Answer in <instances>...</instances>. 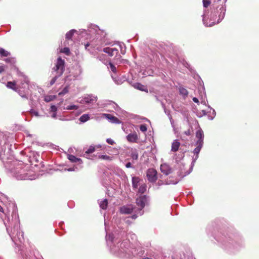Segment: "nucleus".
Returning <instances> with one entry per match:
<instances>
[{"instance_id":"nucleus-1","label":"nucleus","mask_w":259,"mask_h":259,"mask_svg":"<svg viewBox=\"0 0 259 259\" xmlns=\"http://www.w3.org/2000/svg\"><path fill=\"white\" fill-rule=\"evenodd\" d=\"M124 234V232H121L118 237L114 238L112 235L106 236L107 242L110 240L113 243V245H111V252L121 257H125L130 252V242L123 238Z\"/></svg>"},{"instance_id":"nucleus-2","label":"nucleus","mask_w":259,"mask_h":259,"mask_svg":"<svg viewBox=\"0 0 259 259\" xmlns=\"http://www.w3.org/2000/svg\"><path fill=\"white\" fill-rule=\"evenodd\" d=\"M196 137L197 139L195 143L197 147L193 151V153L195 156L193 158V161L192 162V165H193L198 159L199 153L200 152L203 145L204 134L203 131L201 128L197 131L196 133Z\"/></svg>"},{"instance_id":"nucleus-3","label":"nucleus","mask_w":259,"mask_h":259,"mask_svg":"<svg viewBox=\"0 0 259 259\" xmlns=\"http://www.w3.org/2000/svg\"><path fill=\"white\" fill-rule=\"evenodd\" d=\"M8 146L7 153H9L10 155H13L14 152L12 149V145H9L7 143V139L4 134L0 132V146L1 150L4 151V153L6 152V146Z\"/></svg>"},{"instance_id":"nucleus-4","label":"nucleus","mask_w":259,"mask_h":259,"mask_svg":"<svg viewBox=\"0 0 259 259\" xmlns=\"http://www.w3.org/2000/svg\"><path fill=\"white\" fill-rule=\"evenodd\" d=\"M97 100V97L93 95H87L81 99L79 102L81 104L85 103L89 105H94L96 103Z\"/></svg>"},{"instance_id":"nucleus-5","label":"nucleus","mask_w":259,"mask_h":259,"mask_svg":"<svg viewBox=\"0 0 259 259\" xmlns=\"http://www.w3.org/2000/svg\"><path fill=\"white\" fill-rule=\"evenodd\" d=\"M64 61L60 57L57 59V61L55 67L53 68L55 71H57L58 73V76L61 75L64 70Z\"/></svg>"},{"instance_id":"nucleus-6","label":"nucleus","mask_w":259,"mask_h":259,"mask_svg":"<svg viewBox=\"0 0 259 259\" xmlns=\"http://www.w3.org/2000/svg\"><path fill=\"white\" fill-rule=\"evenodd\" d=\"M147 177L150 182H155L157 179V171L154 168H149L147 171Z\"/></svg>"},{"instance_id":"nucleus-7","label":"nucleus","mask_w":259,"mask_h":259,"mask_svg":"<svg viewBox=\"0 0 259 259\" xmlns=\"http://www.w3.org/2000/svg\"><path fill=\"white\" fill-rule=\"evenodd\" d=\"M147 197L145 195L140 196L136 199V203L138 206L140 207V209H142L145 206L147 202Z\"/></svg>"},{"instance_id":"nucleus-8","label":"nucleus","mask_w":259,"mask_h":259,"mask_svg":"<svg viewBox=\"0 0 259 259\" xmlns=\"http://www.w3.org/2000/svg\"><path fill=\"white\" fill-rule=\"evenodd\" d=\"M50 117L54 119H59L62 121H67L71 119L69 117V114H50Z\"/></svg>"},{"instance_id":"nucleus-9","label":"nucleus","mask_w":259,"mask_h":259,"mask_svg":"<svg viewBox=\"0 0 259 259\" xmlns=\"http://www.w3.org/2000/svg\"><path fill=\"white\" fill-rule=\"evenodd\" d=\"M103 118H105L108 119V121L112 123H120L121 121L118 119L117 117L113 116V114H103Z\"/></svg>"},{"instance_id":"nucleus-10","label":"nucleus","mask_w":259,"mask_h":259,"mask_svg":"<svg viewBox=\"0 0 259 259\" xmlns=\"http://www.w3.org/2000/svg\"><path fill=\"white\" fill-rule=\"evenodd\" d=\"M127 140L131 143H137L138 140V136L136 132L130 133L126 136Z\"/></svg>"},{"instance_id":"nucleus-11","label":"nucleus","mask_w":259,"mask_h":259,"mask_svg":"<svg viewBox=\"0 0 259 259\" xmlns=\"http://www.w3.org/2000/svg\"><path fill=\"white\" fill-rule=\"evenodd\" d=\"M160 170L161 172L165 175H168L171 172V169L170 166L165 163L161 165Z\"/></svg>"},{"instance_id":"nucleus-12","label":"nucleus","mask_w":259,"mask_h":259,"mask_svg":"<svg viewBox=\"0 0 259 259\" xmlns=\"http://www.w3.org/2000/svg\"><path fill=\"white\" fill-rule=\"evenodd\" d=\"M132 206H124L120 208V212L122 214H130L133 211Z\"/></svg>"},{"instance_id":"nucleus-13","label":"nucleus","mask_w":259,"mask_h":259,"mask_svg":"<svg viewBox=\"0 0 259 259\" xmlns=\"http://www.w3.org/2000/svg\"><path fill=\"white\" fill-rule=\"evenodd\" d=\"M180 146V143L178 140H175L173 141L171 144V151L173 152H176L179 150Z\"/></svg>"},{"instance_id":"nucleus-14","label":"nucleus","mask_w":259,"mask_h":259,"mask_svg":"<svg viewBox=\"0 0 259 259\" xmlns=\"http://www.w3.org/2000/svg\"><path fill=\"white\" fill-rule=\"evenodd\" d=\"M141 180L139 177H132V186L134 189H137Z\"/></svg>"},{"instance_id":"nucleus-15","label":"nucleus","mask_w":259,"mask_h":259,"mask_svg":"<svg viewBox=\"0 0 259 259\" xmlns=\"http://www.w3.org/2000/svg\"><path fill=\"white\" fill-rule=\"evenodd\" d=\"M68 159L72 162H79L80 163H82V160L80 158H78L76 157L75 156L73 155H68Z\"/></svg>"},{"instance_id":"nucleus-16","label":"nucleus","mask_w":259,"mask_h":259,"mask_svg":"<svg viewBox=\"0 0 259 259\" xmlns=\"http://www.w3.org/2000/svg\"><path fill=\"white\" fill-rule=\"evenodd\" d=\"M100 207L103 209H106L108 205V201L107 199L102 200L99 203Z\"/></svg>"},{"instance_id":"nucleus-17","label":"nucleus","mask_w":259,"mask_h":259,"mask_svg":"<svg viewBox=\"0 0 259 259\" xmlns=\"http://www.w3.org/2000/svg\"><path fill=\"white\" fill-rule=\"evenodd\" d=\"M179 92H180V94L181 95H182V96H183V97L184 98H185L186 97H187L188 96V91L184 88L183 87H180L179 88Z\"/></svg>"},{"instance_id":"nucleus-18","label":"nucleus","mask_w":259,"mask_h":259,"mask_svg":"<svg viewBox=\"0 0 259 259\" xmlns=\"http://www.w3.org/2000/svg\"><path fill=\"white\" fill-rule=\"evenodd\" d=\"M76 31L74 29H72L68 31L66 34V38L68 40L71 39L72 36L73 35L75 32Z\"/></svg>"},{"instance_id":"nucleus-19","label":"nucleus","mask_w":259,"mask_h":259,"mask_svg":"<svg viewBox=\"0 0 259 259\" xmlns=\"http://www.w3.org/2000/svg\"><path fill=\"white\" fill-rule=\"evenodd\" d=\"M135 87L140 91H146L147 92H148L147 89L144 87V85L140 83H136Z\"/></svg>"},{"instance_id":"nucleus-20","label":"nucleus","mask_w":259,"mask_h":259,"mask_svg":"<svg viewBox=\"0 0 259 259\" xmlns=\"http://www.w3.org/2000/svg\"><path fill=\"white\" fill-rule=\"evenodd\" d=\"M56 98V96L54 95H47L45 96L44 100L46 102H49L54 100Z\"/></svg>"},{"instance_id":"nucleus-21","label":"nucleus","mask_w":259,"mask_h":259,"mask_svg":"<svg viewBox=\"0 0 259 259\" xmlns=\"http://www.w3.org/2000/svg\"><path fill=\"white\" fill-rule=\"evenodd\" d=\"M89 115V114H83L79 119L80 122L83 123L88 121L90 118Z\"/></svg>"},{"instance_id":"nucleus-22","label":"nucleus","mask_w":259,"mask_h":259,"mask_svg":"<svg viewBox=\"0 0 259 259\" xmlns=\"http://www.w3.org/2000/svg\"><path fill=\"white\" fill-rule=\"evenodd\" d=\"M147 186L146 184H144L141 185L139 189H138V192L141 194H143L146 191Z\"/></svg>"},{"instance_id":"nucleus-23","label":"nucleus","mask_w":259,"mask_h":259,"mask_svg":"<svg viewBox=\"0 0 259 259\" xmlns=\"http://www.w3.org/2000/svg\"><path fill=\"white\" fill-rule=\"evenodd\" d=\"M103 52L109 54L110 56H113V53L111 48L106 47L103 49Z\"/></svg>"},{"instance_id":"nucleus-24","label":"nucleus","mask_w":259,"mask_h":259,"mask_svg":"<svg viewBox=\"0 0 259 259\" xmlns=\"http://www.w3.org/2000/svg\"><path fill=\"white\" fill-rule=\"evenodd\" d=\"M7 87L9 88L12 89L14 90H16V84L15 82L9 81L7 83Z\"/></svg>"},{"instance_id":"nucleus-25","label":"nucleus","mask_w":259,"mask_h":259,"mask_svg":"<svg viewBox=\"0 0 259 259\" xmlns=\"http://www.w3.org/2000/svg\"><path fill=\"white\" fill-rule=\"evenodd\" d=\"M131 157L134 160H137L138 159V154L136 150H134L132 152Z\"/></svg>"},{"instance_id":"nucleus-26","label":"nucleus","mask_w":259,"mask_h":259,"mask_svg":"<svg viewBox=\"0 0 259 259\" xmlns=\"http://www.w3.org/2000/svg\"><path fill=\"white\" fill-rule=\"evenodd\" d=\"M7 231L8 233H9L10 236L11 237L12 241L15 243V236L14 235V233H12V231H10V229L8 228H7Z\"/></svg>"},{"instance_id":"nucleus-27","label":"nucleus","mask_w":259,"mask_h":259,"mask_svg":"<svg viewBox=\"0 0 259 259\" xmlns=\"http://www.w3.org/2000/svg\"><path fill=\"white\" fill-rule=\"evenodd\" d=\"M193 132V128L190 126V127L186 131L184 132V134L187 136H190Z\"/></svg>"},{"instance_id":"nucleus-28","label":"nucleus","mask_w":259,"mask_h":259,"mask_svg":"<svg viewBox=\"0 0 259 259\" xmlns=\"http://www.w3.org/2000/svg\"><path fill=\"white\" fill-rule=\"evenodd\" d=\"M10 53L5 50L4 49H0V55L2 56H4V57H7L9 55Z\"/></svg>"},{"instance_id":"nucleus-29","label":"nucleus","mask_w":259,"mask_h":259,"mask_svg":"<svg viewBox=\"0 0 259 259\" xmlns=\"http://www.w3.org/2000/svg\"><path fill=\"white\" fill-rule=\"evenodd\" d=\"M69 91V88L68 87H65L63 90L60 92L58 94L59 96H63L67 93Z\"/></svg>"},{"instance_id":"nucleus-30","label":"nucleus","mask_w":259,"mask_h":259,"mask_svg":"<svg viewBox=\"0 0 259 259\" xmlns=\"http://www.w3.org/2000/svg\"><path fill=\"white\" fill-rule=\"evenodd\" d=\"M61 52L67 55H69L70 54L69 49L67 47H65L63 49H62Z\"/></svg>"},{"instance_id":"nucleus-31","label":"nucleus","mask_w":259,"mask_h":259,"mask_svg":"<svg viewBox=\"0 0 259 259\" xmlns=\"http://www.w3.org/2000/svg\"><path fill=\"white\" fill-rule=\"evenodd\" d=\"M169 119L170 120L171 126L173 127L174 131L175 133H176L177 132H176V128H175V124H174V120L172 119V117L170 114H169Z\"/></svg>"},{"instance_id":"nucleus-32","label":"nucleus","mask_w":259,"mask_h":259,"mask_svg":"<svg viewBox=\"0 0 259 259\" xmlns=\"http://www.w3.org/2000/svg\"><path fill=\"white\" fill-rule=\"evenodd\" d=\"M78 107L76 105H69L67 106L66 107V109L67 110H76L77 109Z\"/></svg>"},{"instance_id":"nucleus-33","label":"nucleus","mask_w":259,"mask_h":259,"mask_svg":"<svg viewBox=\"0 0 259 259\" xmlns=\"http://www.w3.org/2000/svg\"><path fill=\"white\" fill-rule=\"evenodd\" d=\"M140 130L141 132H143V133H145L147 131V126L146 124H141L140 126Z\"/></svg>"},{"instance_id":"nucleus-34","label":"nucleus","mask_w":259,"mask_h":259,"mask_svg":"<svg viewBox=\"0 0 259 259\" xmlns=\"http://www.w3.org/2000/svg\"><path fill=\"white\" fill-rule=\"evenodd\" d=\"M95 147L94 146H91L86 151V154L92 153L95 151Z\"/></svg>"},{"instance_id":"nucleus-35","label":"nucleus","mask_w":259,"mask_h":259,"mask_svg":"<svg viewBox=\"0 0 259 259\" xmlns=\"http://www.w3.org/2000/svg\"><path fill=\"white\" fill-rule=\"evenodd\" d=\"M109 65L110 66L111 70L114 73H116V68L113 64L111 62H109Z\"/></svg>"},{"instance_id":"nucleus-36","label":"nucleus","mask_w":259,"mask_h":259,"mask_svg":"<svg viewBox=\"0 0 259 259\" xmlns=\"http://www.w3.org/2000/svg\"><path fill=\"white\" fill-rule=\"evenodd\" d=\"M99 158L104 159V160H110L111 159V157L108 155H101L99 156Z\"/></svg>"},{"instance_id":"nucleus-37","label":"nucleus","mask_w":259,"mask_h":259,"mask_svg":"<svg viewBox=\"0 0 259 259\" xmlns=\"http://www.w3.org/2000/svg\"><path fill=\"white\" fill-rule=\"evenodd\" d=\"M210 4V1L209 0H203V5L204 7L207 8Z\"/></svg>"},{"instance_id":"nucleus-38","label":"nucleus","mask_w":259,"mask_h":259,"mask_svg":"<svg viewBox=\"0 0 259 259\" xmlns=\"http://www.w3.org/2000/svg\"><path fill=\"white\" fill-rule=\"evenodd\" d=\"M109 105L113 107L114 108H116L117 109L119 108V107L114 102H111ZM115 111L118 112L119 110L118 109H115Z\"/></svg>"},{"instance_id":"nucleus-39","label":"nucleus","mask_w":259,"mask_h":259,"mask_svg":"<svg viewBox=\"0 0 259 259\" xmlns=\"http://www.w3.org/2000/svg\"><path fill=\"white\" fill-rule=\"evenodd\" d=\"M106 142L109 144H110V145H113L115 143H114V141L112 140L110 138H108L106 139Z\"/></svg>"},{"instance_id":"nucleus-40","label":"nucleus","mask_w":259,"mask_h":259,"mask_svg":"<svg viewBox=\"0 0 259 259\" xmlns=\"http://www.w3.org/2000/svg\"><path fill=\"white\" fill-rule=\"evenodd\" d=\"M57 108L55 105H52L51 106V111L52 112H55L57 111Z\"/></svg>"},{"instance_id":"nucleus-41","label":"nucleus","mask_w":259,"mask_h":259,"mask_svg":"<svg viewBox=\"0 0 259 259\" xmlns=\"http://www.w3.org/2000/svg\"><path fill=\"white\" fill-rule=\"evenodd\" d=\"M57 77H58L57 76H55L52 79V80H51L50 83L51 85H52L53 84H54V83L56 82Z\"/></svg>"},{"instance_id":"nucleus-42","label":"nucleus","mask_w":259,"mask_h":259,"mask_svg":"<svg viewBox=\"0 0 259 259\" xmlns=\"http://www.w3.org/2000/svg\"><path fill=\"white\" fill-rule=\"evenodd\" d=\"M112 51L113 52V55H117L118 53V50L116 48H111Z\"/></svg>"},{"instance_id":"nucleus-43","label":"nucleus","mask_w":259,"mask_h":259,"mask_svg":"<svg viewBox=\"0 0 259 259\" xmlns=\"http://www.w3.org/2000/svg\"><path fill=\"white\" fill-rule=\"evenodd\" d=\"M204 115H205L206 114H204ZM208 115V118L210 120H212L214 116H212L211 114H207Z\"/></svg>"},{"instance_id":"nucleus-44","label":"nucleus","mask_w":259,"mask_h":259,"mask_svg":"<svg viewBox=\"0 0 259 259\" xmlns=\"http://www.w3.org/2000/svg\"><path fill=\"white\" fill-rule=\"evenodd\" d=\"M125 166H126V168H131V167H132V164H131V162H127L125 164Z\"/></svg>"},{"instance_id":"nucleus-45","label":"nucleus","mask_w":259,"mask_h":259,"mask_svg":"<svg viewBox=\"0 0 259 259\" xmlns=\"http://www.w3.org/2000/svg\"><path fill=\"white\" fill-rule=\"evenodd\" d=\"M193 101L194 102L196 103H199V100H198V99L197 98H196V97H194V98H193Z\"/></svg>"},{"instance_id":"nucleus-46","label":"nucleus","mask_w":259,"mask_h":259,"mask_svg":"<svg viewBox=\"0 0 259 259\" xmlns=\"http://www.w3.org/2000/svg\"><path fill=\"white\" fill-rule=\"evenodd\" d=\"M26 135L28 136V137H35V135H30L29 134H28V132H26Z\"/></svg>"},{"instance_id":"nucleus-47","label":"nucleus","mask_w":259,"mask_h":259,"mask_svg":"<svg viewBox=\"0 0 259 259\" xmlns=\"http://www.w3.org/2000/svg\"><path fill=\"white\" fill-rule=\"evenodd\" d=\"M4 71V67L3 66H0V73Z\"/></svg>"},{"instance_id":"nucleus-48","label":"nucleus","mask_w":259,"mask_h":259,"mask_svg":"<svg viewBox=\"0 0 259 259\" xmlns=\"http://www.w3.org/2000/svg\"><path fill=\"white\" fill-rule=\"evenodd\" d=\"M23 84L24 85V88H28V83L26 81H25V83H23Z\"/></svg>"},{"instance_id":"nucleus-49","label":"nucleus","mask_w":259,"mask_h":259,"mask_svg":"<svg viewBox=\"0 0 259 259\" xmlns=\"http://www.w3.org/2000/svg\"><path fill=\"white\" fill-rule=\"evenodd\" d=\"M137 218V216L136 214L133 215L132 216V218L133 219H136Z\"/></svg>"},{"instance_id":"nucleus-50","label":"nucleus","mask_w":259,"mask_h":259,"mask_svg":"<svg viewBox=\"0 0 259 259\" xmlns=\"http://www.w3.org/2000/svg\"><path fill=\"white\" fill-rule=\"evenodd\" d=\"M17 180L18 179H21V180H22L23 179H24L23 178L21 177L20 176H18L17 175Z\"/></svg>"},{"instance_id":"nucleus-51","label":"nucleus","mask_w":259,"mask_h":259,"mask_svg":"<svg viewBox=\"0 0 259 259\" xmlns=\"http://www.w3.org/2000/svg\"><path fill=\"white\" fill-rule=\"evenodd\" d=\"M90 46V44L89 43H87V44L85 45V49H87V48Z\"/></svg>"},{"instance_id":"nucleus-52","label":"nucleus","mask_w":259,"mask_h":259,"mask_svg":"<svg viewBox=\"0 0 259 259\" xmlns=\"http://www.w3.org/2000/svg\"><path fill=\"white\" fill-rule=\"evenodd\" d=\"M0 211L3 212V208L0 205Z\"/></svg>"},{"instance_id":"nucleus-53","label":"nucleus","mask_w":259,"mask_h":259,"mask_svg":"<svg viewBox=\"0 0 259 259\" xmlns=\"http://www.w3.org/2000/svg\"><path fill=\"white\" fill-rule=\"evenodd\" d=\"M141 259H152V258H150V257H146L142 258Z\"/></svg>"},{"instance_id":"nucleus-54","label":"nucleus","mask_w":259,"mask_h":259,"mask_svg":"<svg viewBox=\"0 0 259 259\" xmlns=\"http://www.w3.org/2000/svg\"><path fill=\"white\" fill-rule=\"evenodd\" d=\"M202 116V115L201 114H198V117H201Z\"/></svg>"},{"instance_id":"nucleus-55","label":"nucleus","mask_w":259,"mask_h":259,"mask_svg":"<svg viewBox=\"0 0 259 259\" xmlns=\"http://www.w3.org/2000/svg\"><path fill=\"white\" fill-rule=\"evenodd\" d=\"M68 171H72L73 169L71 168H70L68 169Z\"/></svg>"},{"instance_id":"nucleus-56","label":"nucleus","mask_w":259,"mask_h":259,"mask_svg":"<svg viewBox=\"0 0 259 259\" xmlns=\"http://www.w3.org/2000/svg\"><path fill=\"white\" fill-rule=\"evenodd\" d=\"M35 116H38L39 115V114H34Z\"/></svg>"},{"instance_id":"nucleus-57","label":"nucleus","mask_w":259,"mask_h":259,"mask_svg":"<svg viewBox=\"0 0 259 259\" xmlns=\"http://www.w3.org/2000/svg\"><path fill=\"white\" fill-rule=\"evenodd\" d=\"M23 153H24V152H23V151H22L20 152V154H23Z\"/></svg>"},{"instance_id":"nucleus-58","label":"nucleus","mask_w":259,"mask_h":259,"mask_svg":"<svg viewBox=\"0 0 259 259\" xmlns=\"http://www.w3.org/2000/svg\"><path fill=\"white\" fill-rule=\"evenodd\" d=\"M20 134H17V138L19 137Z\"/></svg>"},{"instance_id":"nucleus-59","label":"nucleus","mask_w":259,"mask_h":259,"mask_svg":"<svg viewBox=\"0 0 259 259\" xmlns=\"http://www.w3.org/2000/svg\"><path fill=\"white\" fill-rule=\"evenodd\" d=\"M13 176L14 177H15V173H14V174H13Z\"/></svg>"},{"instance_id":"nucleus-60","label":"nucleus","mask_w":259,"mask_h":259,"mask_svg":"<svg viewBox=\"0 0 259 259\" xmlns=\"http://www.w3.org/2000/svg\"><path fill=\"white\" fill-rule=\"evenodd\" d=\"M110 111H111V112H115V111H113V110H110Z\"/></svg>"},{"instance_id":"nucleus-61","label":"nucleus","mask_w":259,"mask_h":259,"mask_svg":"<svg viewBox=\"0 0 259 259\" xmlns=\"http://www.w3.org/2000/svg\"><path fill=\"white\" fill-rule=\"evenodd\" d=\"M31 114H32V113H36L35 112H30Z\"/></svg>"}]
</instances>
